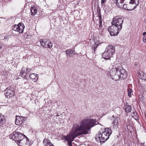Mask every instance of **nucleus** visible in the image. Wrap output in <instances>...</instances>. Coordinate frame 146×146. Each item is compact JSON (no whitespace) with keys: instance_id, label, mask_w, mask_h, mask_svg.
I'll return each mask as SVG.
<instances>
[{"instance_id":"1","label":"nucleus","mask_w":146,"mask_h":146,"mask_svg":"<svg viewBox=\"0 0 146 146\" xmlns=\"http://www.w3.org/2000/svg\"><path fill=\"white\" fill-rule=\"evenodd\" d=\"M96 119L85 118L79 123L74 124L72 129L73 133L63 137L67 142H72L77 136L88 134L90 133L91 128L98 124Z\"/></svg>"},{"instance_id":"2","label":"nucleus","mask_w":146,"mask_h":146,"mask_svg":"<svg viewBox=\"0 0 146 146\" xmlns=\"http://www.w3.org/2000/svg\"><path fill=\"white\" fill-rule=\"evenodd\" d=\"M19 132L15 131L9 135V138L14 140L18 146H30L27 138Z\"/></svg>"},{"instance_id":"3","label":"nucleus","mask_w":146,"mask_h":146,"mask_svg":"<svg viewBox=\"0 0 146 146\" xmlns=\"http://www.w3.org/2000/svg\"><path fill=\"white\" fill-rule=\"evenodd\" d=\"M104 131H100L97 135L96 138H99L100 142H104L107 140L109 138L112 132V130L110 129L106 128L104 129Z\"/></svg>"},{"instance_id":"4","label":"nucleus","mask_w":146,"mask_h":146,"mask_svg":"<svg viewBox=\"0 0 146 146\" xmlns=\"http://www.w3.org/2000/svg\"><path fill=\"white\" fill-rule=\"evenodd\" d=\"M115 64L113 63L112 66L113 68L112 71L113 70L115 72V71H117V73L119 74L120 76V79H124L127 76V74L125 69L121 67V65L119 63L117 64L116 65L114 66Z\"/></svg>"},{"instance_id":"5","label":"nucleus","mask_w":146,"mask_h":146,"mask_svg":"<svg viewBox=\"0 0 146 146\" xmlns=\"http://www.w3.org/2000/svg\"><path fill=\"white\" fill-rule=\"evenodd\" d=\"M123 20V18L121 16H117L113 18L111 22L112 25L121 29Z\"/></svg>"},{"instance_id":"6","label":"nucleus","mask_w":146,"mask_h":146,"mask_svg":"<svg viewBox=\"0 0 146 146\" xmlns=\"http://www.w3.org/2000/svg\"><path fill=\"white\" fill-rule=\"evenodd\" d=\"M121 29L112 25L108 28V31L111 36H114L117 35Z\"/></svg>"},{"instance_id":"7","label":"nucleus","mask_w":146,"mask_h":146,"mask_svg":"<svg viewBox=\"0 0 146 146\" xmlns=\"http://www.w3.org/2000/svg\"><path fill=\"white\" fill-rule=\"evenodd\" d=\"M128 4L129 11H131L135 9L139 3V0H129Z\"/></svg>"},{"instance_id":"8","label":"nucleus","mask_w":146,"mask_h":146,"mask_svg":"<svg viewBox=\"0 0 146 146\" xmlns=\"http://www.w3.org/2000/svg\"><path fill=\"white\" fill-rule=\"evenodd\" d=\"M25 28L24 24L22 23H20L18 25H15L13 27V30L19 32V33H22L23 32Z\"/></svg>"},{"instance_id":"9","label":"nucleus","mask_w":146,"mask_h":146,"mask_svg":"<svg viewBox=\"0 0 146 146\" xmlns=\"http://www.w3.org/2000/svg\"><path fill=\"white\" fill-rule=\"evenodd\" d=\"M5 91L6 92L5 94V96L8 98L13 97L15 95V93L13 90H11V87L7 88Z\"/></svg>"},{"instance_id":"10","label":"nucleus","mask_w":146,"mask_h":146,"mask_svg":"<svg viewBox=\"0 0 146 146\" xmlns=\"http://www.w3.org/2000/svg\"><path fill=\"white\" fill-rule=\"evenodd\" d=\"M16 117L15 123L16 125H20L22 124L26 120V118L24 117L19 116H16Z\"/></svg>"},{"instance_id":"11","label":"nucleus","mask_w":146,"mask_h":146,"mask_svg":"<svg viewBox=\"0 0 146 146\" xmlns=\"http://www.w3.org/2000/svg\"><path fill=\"white\" fill-rule=\"evenodd\" d=\"M106 50L112 56L115 54V48L113 46L109 45L107 46Z\"/></svg>"},{"instance_id":"12","label":"nucleus","mask_w":146,"mask_h":146,"mask_svg":"<svg viewBox=\"0 0 146 146\" xmlns=\"http://www.w3.org/2000/svg\"><path fill=\"white\" fill-rule=\"evenodd\" d=\"M118 119L119 117H117L113 119L112 122V127L115 129H117L118 127Z\"/></svg>"},{"instance_id":"13","label":"nucleus","mask_w":146,"mask_h":146,"mask_svg":"<svg viewBox=\"0 0 146 146\" xmlns=\"http://www.w3.org/2000/svg\"><path fill=\"white\" fill-rule=\"evenodd\" d=\"M112 56L106 50L102 54V58L106 60L109 59Z\"/></svg>"},{"instance_id":"14","label":"nucleus","mask_w":146,"mask_h":146,"mask_svg":"<svg viewBox=\"0 0 146 146\" xmlns=\"http://www.w3.org/2000/svg\"><path fill=\"white\" fill-rule=\"evenodd\" d=\"M116 71V72L115 74H114V73L113 74L111 72V70L110 73L111 75V76L112 79L115 81H117L119 80V79H120V76H119V74L117 73V71Z\"/></svg>"},{"instance_id":"15","label":"nucleus","mask_w":146,"mask_h":146,"mask_svg":"<svg viewBox=\"0 0 146 146\" xmlns=\"http://www.w3.org/2000/svg\"><path fill=\"white\" fill-rule=\"evenodd\" d=\"M38 74H36L35 73H32L30 74L29 77L33 81L35 82H36L38 79Z\"/></svg>"},{"instance_id":"16","label":"nucleus","mask_w":146,"mask_h":146,"mask_svg":"<svg viewBox=\"0 0 146 146\" xmlns=\"http://www.w3.org/2000/svg\"><path fill=\"white\" fill-rule=\"evenodd\" d=\"M52 46V44L49 40L45 41V44L44 47L45 48H50Z\"/></svg>"},{"instance_id":"17","label":"nucleus","mask_w":146,"mask_h":146,"mask_svg":"<svg viewBox=\"0 0 146 146\" xmlns=\"http://www.w3.org/2000/svg\"><path fill=\"white\" fill-rule=\"evenodd\" d=\"M43 143L46 146H54V145L50 142V140L46 139H44Z\"/></svg>"},{"instance_id":"18","label":"nucleus","mask_w":146,"mask_h":146,"mask_svg":"<svg viewBox=\"0 0 146 146\" xmlns=\"http://www.w3.org/2000/svg\"><path fill=\"white\" fill-rule=\"evenodd\" d=\"M66 52L67 55V56L68 57L72 56V54H74L75 52L74 50H71L70 49H68L66 50Z\"/></svg>"},{"instance_id":"19","label":"nucleus","mask_w":146,"mask_h":146,"mask_svg":"<svg viewBox=\"0 0 146 146\" xmlns=\"http://www.w3.org/2000/svg\"><path fill=\"white\" fill-rule=\"evenodd\" d=\"M30 10L31 15L34 16L37 12V9L34 6L31 7Z\"/></svg>"},{"instance_id":"20","label":"nucleus","mask_w":146,"mask_h":146,"mask_svg":"<svg viewBox=\"0 0 146 146\" xmlns=\"http://www.w3.org/2000/svg\"><path fill=\"white\" fill-rule=\"evenodd\" d=\"M140 78L142 80H146V73L141 72L139 75Z\"/></svg>"},{"instance_id":"21","label":"nucleus","mask_w":146,"mask_h":146,"mask_svg":"<svg viewBox=\"0 0 146 146\" xmlns=\"http://www.w3.org/2000/svg\"><path fill=\"white\" fill-rule=\"evenodd\" d=\"M132 117L136 120H138L139 117L137 113L135 111L133 112L131 114Z\"/></svg>"},{"instance_id":"22","label":"nucleus","mask_w":146,"mask_h":146,"mask_svg":"<svg viewBox=\"0 0 146 146\" xmlns=\"http://www.w3.org/2000/svg\"><path fill=\"white\" fill-rule=\"evenodd\" d=\"M5 122L4 117L0 113V126L2 125Z\"/></svg>"},{"instance_id":"23","label":"nucleus","mask_w":146,"mask_h":146,"mask_svg":"<svg viewBox=\"0 0 146 146\" xmlns=\"http://www.w3.org/2000/svg\"><path fill=\"white\" fill-rule=\"evenodd\" d=\"M125 111L127 113L130 112L131 110V106L129 105H126L125 106Z\"/></svg>"},{"instance_id":"24","label":"nucleus","mask_w":146,"mask_h":146,"mask_svg":"<svg viewBox=\"0 0 146 146\" xmlns=\"http://www.w3.org/2000/svg\"><path fill=\"white\" fill-rule=\"evenodd\" d=\"M26 71L24 70V69L22 68L21 72V74L22 75V77L24 78L26 77L27 74H26Z\"/></svg>"},{"instance_id":"25","label":"nucleus","mask_w":146,"mask_h":146,"mask_svg":"<svg viewBox=\"0 0 146 146\" xmlns=\"http://www.w3.org/2000/svg\"><path fill=\"white\" fill-rule=\"evenodd\" d=\"M119 8H123L129 11V8L128 7V5L124 4L123 5H122V7H119Z\"/></svg>"},{"instance_id":"26","label":"nucleus","mask_w":146,"mask_h":146,"mask_svg":"<svg viewBox=\"0 0 146 146\" xmlns=\"http://www.w3.org/2000/svg\"><path fill=\"white\" fill-rule=\"evenodd\" d=\"M133 92V90L132 89L129 88L128 90V96L129 97H130L131 96V94Z\"/></svg>"},{"instance_id":"27","label":"nucleus","mask_w":146,"mask_h":146,"mask_svg":"<svg viewBox=\"0 0 146 146\" xmlns=\"http://www.w3.org/2000/svg\"><path fill=\"white\" fill-rule=\"evenodd\" d=\"M40 42L41 46L44 47V46L45 44V41H43V40L40 39Z\"/></svg>"},{"instance_id":"28","label":"nucleus","mask_w":146,"mask_h":146,"mask_svg":"<svg viewBox=\"0 0 146 146\" xmlns=\"http://www.w3.org/2000/svg\"><path fill=\"white\" fill-rule=\"evenodd\" d=\"M31 70V69L27 68H26V74L28 75L30 73V71Z\"/></svg>"},{"instance_id":"29","label":"nucleus","mask_w":146,"mask_h":146,"mask_svg":"<svg viewBox=\"0 0 146 146\" xmlns=\"http://www.w3.org/2000/svg\"><path fill=\"white\" fill-rule=\"evenodd\" d=\"M98 44H94L93 45L92 47L94 48V52L95 51V50L98 47Z\"/></svg>"},{"instance_id":"30","label":"nucleus","mask_w":146,"mask_h":146,"mask_svg":"<svg viewBox=\"0 0 146 146\" xmlns=\"http://www.w3.org/2000/svg\"><path fill=\"white\" fill-rule=\"evenodd\" d=\"M106 1V0H101V3L102 5H103V4Z\"/></svg>"},{"instance_id":"31","label":"nucleus","mask_w":146,"mask_h":146,"mask_svg":"<svg viewBox=\"0 0 146 146\" xmlns=\"http://www.w3.org/2000/svg\"><path fill=\"white\" fill-rule=\"evenodd\" d=\"M146 41V37H145L143 38V42H145Z\"/></svg>"},{"instance_id":"32","label":"nucleus","mask_w":146,"mask_h":146,"mask_svg":"<svg viewBox=\"0 0 146 146\" xmlns=\"http://www.w3.org/2000/svg\"><path fill=\"white\" fill-rule=\"evenodd\" d=\"M72 142H68V146H72Z\"/></svg>"},{"instance_id":"33","label":"nucleus","mask_w":146,"mask_h":146,"mask_svg":"<svg viewBox=\"0 0 146 146\" xmlns=\"http://www.w3.org/2000/svg\"><path fill=\"white\" fill-rule=\"evenodd\" d=\"M3 46V45L0 44V49H1Z\"/></svg>"},{"instance_id":"34","label":"nucleus","mask_w":146,"mask_h":146,"mask_svg":"<svg viewBox=\"0 0 146 146\" xmlns=\"http://www.w3.org/2000/svg\"><path fill=\"white\" fill-rule=\"evenodd\" d=\"M143 35H146V32H144L143 33Z\"/></svg>"},{"instance_id":"35","label":"nucleus","mask_w":146,"mask_h":146,"mask_svg":"<svg viewBox=\"0 0 146 146\" xmlns=\"http://www.w3.org/2000/svg\"><path fill=\"white\" fill-rule=\"evenodd\" d=\"M144 115H145V117L146 118V111H145L144 112Z\"/></svg>"},{"instance_id":"36","label":"nucleus","mask_w":146,"mask_h":146,"mask_svg":"<svg viewBox=\"0 0 146 146\" xmlns=\"http://www.w3.org/2000/svg\"><path fill=\"white\" fill-rule=\"evenodd\" d=\"M56 116H59V115H58V114H57V115H56Z\"/></svg>"}]
</instances>
